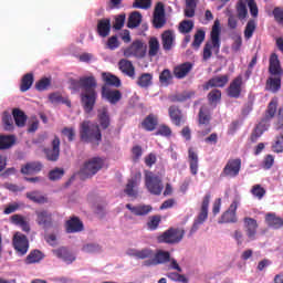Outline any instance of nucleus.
Here are the masks:
<instances>
[{"label": "nucleus", "mask_w": 283, "mask_h": 283, "mask_svg": "<svg viewBox=\"0 0 283 283\" xmlns=\"http://www.w3.org/2000/svg\"><path fill=\"white\" fill-rule=\"evenodd\" d=\"M70 85L71 90H73L74 92H78V90H82L80 94L81 105L85 114H92L98 98V93L96 92V87H98V82H96V77H94V75H90L82 76L80 77V80L71 78Z\"/></svg>", "instance_id": "nucleus-1"}, {"label": "nucleus", "mask_w": 283, "mask_h": 283, "mask_svg": "<svg viewBox=\"0 0 283 283\" xmlns=\"http://www.w3.org/2000/svg\"><path fill=\"white\" fill-rule=\"evenodd\" d=\"M80 140L82 143H91V145H101L103 134L98 124H92L90 120H84L80 125Z\"/></svg>", "instance_id": "nucleus-2"}, {"label": "nucleus", "mask_w": 283, "mask_h": 283, "mask_svg": "<svg viewBox=\"0 0 283 283\" xmlns=\"http://www.w3.org/2000/svg\"><path fill=\"white\" fill-rule=\"evenodd\" d=\"M220 45H222V40H220V21L216 20L210 32V40L203 46V61H209L213 56V52L214 54H220Z\"/></svg>", "instance_id": "nucleus-3"}, {"label": "nucleus", "mask_w": 283, "mask_h": 283, "mask_svg": "<svg viewBox=\"0 0 283 283\" xmlns=\"http://www.w3.org/2000/svg\"><path fill=\"white\" fill-rule=\"evenodd\" d=\"M101 169H103V159H101V157L90 159L80 170L82 180H87L88 178L96 176Z\"/></svg>", "instance_id": "nucleus-4"}, {"label": "nucleus", "mask_w": 283, "mask_h": 283, "mask_svg": "<svg viewBox=\"0 0 283 283\" xmlns=\"http://www.w3.org/2000/svg\"><path fill=\"white\" fill-rule=\"evenodd\" d=\"M126 59H145L147 56V44L143 40H135L128 48L123 50Z\"/></svg>", "instance_id": "nucleus-5"}, {"label": "nucleus", "mask_w": 283, "mask_h": 283, "mask_svg": "<svg viewBox=\"0 0 283 283\" xmlns=\"http://www.w3.org/2000/svg\"><path fill=\"white\" fill-rule=\"evenodd\" d=\"M145 187L153 196H160L165 186L163 185V179L153 172L146 174L145 176Z\"/></svg>", "instance_id": "nucleus-6"}, {"label": "nucleus", "mask_w": 283, "mask_h": 283, "mask_svg": "<svg viewBox=\"0 0 283 283\" xmlns=\"http://www.w3.org/2000/svg\"><path fill=\"white\" fill-rule=\"evenodd\" d=\"M240 169H242V159H229L220 174V178H238Z\"/></svg>", "instance_id": "nucleus-7"}, {"label": "nucleus", "mask_w": 283, "mask_h": 283, "mask_svg": "<svg viewBox=\"0 0 283 283\" xmlns=\"http://www.w3.org/2000/svg\"><path fill=\"white\" fill-rule=\"evenodd\" d=\"M209 202H211V195L207 193L203 197L200 212L192 224L191 233H196V231L200 228V224H205L207 218H209Z\"/></svg>", "instance_id": "nucleus-8"}, {"label": "nucleus", "mask_w": 283, "mask_h": 283, "mask_svg": "<svg viewBox=\"0 0 283 283\" xmlns=\"http://www.w3.org/2000/svg\"><path fill=\"white\" fill-rule=\"evenodd\" d=\"M185 238V230L170 228L158 237V242L165 244H178Z\"/></svg>", "instance_id": "nucleus-9"}, {"label": "nucleus", "mask_w": 283, "mask_h": 283, "mask_svg": "<svg viewBox=\"0 0 283 283\" xmlns=\"http://www.w3.org/2000/svg\"><path fill=\"white\" fill-rule=\"evenodd\" d=\"M43 153L49 163H57L61 158V138L59 135H54V138L51 140V147L44 148Z\"/></svg>", "instance_id": "nucleus-10"}, {"label": "nucleus", "mask_w": 283, "mask_h": 283, "mask_svg": "<svg viewBox=\"0 0 283 283\" xmlns=\"http://www.w3.org/2000/svg\"><path fill=\"white\" fill-rule=\"evenodd\" d=\"M244 90V77L242 75L235 76L227 88V96L229 98H240Z\"/></svg>", "instance_id": "nucleus-11"}, {"label": "nucleus", "mask_w": 283, "mask_h": 283, "mask_svg": "<svg viewBox=\"0 0 283 283\" xmlns=\"http://www.w3.org/2000/svg\"><path fill=\"white\" fill-rule=\"evenodd\" d=\"M238 200L232 201L229 208L219 218L218 223L235 224V222H238Z\"/></svg>", "instance_id": "nucleus-12"}, {"label": "nucleus", "mask_w": 283, "mask_h": 283, "mask_svg": "<svg viewBox=\"0 0 283 283\" xmlns=\"http://www.w3.org/2000/svg\"><path fill=\"white\" fill-rule=\"evenodd\" d=\"M167 262H171V253L169 251L157 250L153 259L145 260L142 265L148 268L158 266V264H167Z\"/></svg>", "instance_id": "nucleus-13"}, {"label": "nucleus", "mask_w": 283, "mask_h": 283, "mask_svg": "<svg viewBox=\"0 0 283 283\" xmlns=\"http://www.w3.org/2000/svg\"><path fill=\"white\" fill-rule=\"evenodd\" d=\"M166 24L167 18L165 15V3L157 2L153 13V25L156 30H160L161 28H165Z\"/></svg>", "instance_id": "nucleus-14"}, {"label": "nucleus", "mask_w": 283, "mask_h": 283, "mask_svg": "<svg viewBox=\"0 0 283 283\" xmlns=\"http://www.w3.org/2000/svg\"><path fill=\"white\" fill-rule=\"evenodd\" d=\"M143 180V174L140 171L135 172L127 181L126 187L124 189V193L128 196V198H136L138 196V190L136 189L140 181Z\"/></svg>", "instance_id": "nucleus-15"}, {"label": "nucleus", "mask_w": 283, "mask_h": 283, "mask_svg": "<svg viewBox=\"0 0 283 283\" xmlns=\"http://www.w3.org/2000/svg\"><path fill=\"white\" fill-rule=\"evenodd\" d=\"M13 249L19 255H25L30 249V241L28 237L21 232H17L13 235Z\"/></svg>", "instance_id": "nucleus-16"}, {"label": "nucleus", "mask_w": 283, "mask_h": 283, "mask_svg": "<svg viewBox=\"0 0 283 283\" xmlns=\"http://www.w3.org/2000/svg\"><path fill=\"white\" fill-rule=\"evenodd\" d=\"M243 227L247 234L248 240H255V235H258V220L251 217L243 218Z\"/></svg>", "instance_id": "nucleus-17"}, {"label": "nucleus", "mask_w": 283, "mask_h": 283, "mask_svg": "<svg viewBox=\"0 0 283 283\" xmlns=\"http://www.w3.org/2000/svg\"><path fill=\"white\" fill-rule=\"evenodd\" d=\"M36 216V223L39 227L43 229H52L54 226V220L52 219V213L48 210H41L35 212Z\"/></svg>", "instance_id": "nucleus-18"}, {"label": "nucleus", "mask_w": 283, "mask_h": 283, "mask_svg": "<svg viewBox=\"0 0 283 283\" xmlns=\"http://www.w3.org/2000/svg\"><path fill=\"white\" fill-rule=\"evenodd\" d=\"M269 74L271 76H282L283 69L282 63L280 62V57L276 53H272L269 59Z\"/></svg>", "instance_id": "nucleus-19"}, {"label": "nucleus", "mask_w": 283, "mask_h": 283, "mask_svg": "<svg viewBox=\"0 0 283 283\" xmlns=\"http://www.w3.org/2000/svg\"><path fill=\"white\" fill-rule=\"evenodd\" d=\"M102 98L108 101L111 105H116V103H118L123 98V93H120V91L118 90H112L103 86Z\"/></svg>", "instance_id": "nucleus-20"}, {"label": "nucleus", "mask_w": 283, "mask_h": 283, "mask_svg": "<svg viewBox=\"0 0 283 283\" xmlns=\"http://www.w3.org/2000/svg\"><path fill=\"white\" fill-rule=\"evenodd\" d=\"M43 169V164L41 161H29L22 165L20 174L23 176H34V174H40Z\"/></svg>", "instance_id": "nucleus-21"}, {"label": "nucleus", "mask_w": 283, "mask_h": 283, "mask_svg": "<svg viewBox=\"0 0 283 283\" xmlns=\"http://www.w3.org/2000/svg\"><path fill=\"white\" fill-rule=\"evenodd\" d=\"M227 83H229V74L217 75L211 77L205 85L203 90L209 91L211 87H226Z\"/></svg>", "instance_id": "nucleus-22"}, {"label": "nucleus", "mask_w": 283, "mask_h": 283, "mask_svg": "<svg viewBox=\"0 0 283 283\" xmlns=\"http://www.w3.org/2000/svg\"><path fill=\"white\" fill-rule=\"evenodd\" d=\"M118 69L123 74L129 76V78H136V67L134 66V63H132V61L127 59L119 60Z\"/></svg>", "instance_id": "nucleus-23"}, {"label": "nucleus", "mask_w": 283, "mask_h": 283, "mask_svg": "<svg viewBox=\"0 0 283 283\" xmlns=\"http://www.w3.org/2000/svg\"><path fill=\"white\" fill-rule=\"evenodd\" d=\"M168 114L170 116L171 123L176 125V127H180L182 123H185V115H182V111L180 107L172 105L168 108Z\"/></svg>", "instance_id": "nucleus-24"}, {"label": "nucleus", "mask_w": 283, "mask_h": 283, "mask_svg": "<svg viewBox=\"0 0 283 283\" xmlns=\"http://www.w3.org/2000/svg\"><path fill=\"white\" fill-rule=\"evenodd\" d=\"M130 258H136V260H151L154 258V250L145 248L142 250L130 249L127 251Z\"/></svg>", "instance_id": "nucleus-25"}, {"label": "nucleus", "mask_w": 283, "mask_h": 283, "mask_svg": "<svg viewBox=\"0 0 283 283\" xmlns=\"http://www.w3.org/2000/svg\"><path fill=\"white\" fill-rule=\"evenodd\" d=\"M109 32H112V20L109 18H104L97 21V34L105 39L109 36Z\"/></svg>", "instance_id": "nucleus-26"}, {"label": "nucleus", "mask_w": 283, "mask_h": 283, "mask_svg": "<svg viewBox=\"0 0 283 283\" xmlns=\"http://www.w3.org/2000/svg\"><path fill=\"white\" fill-rule=\"evenodd\" d=\"M66 233H80L83 231V221L78 217H72L65 223Z\"/></svg>", "instance_id": "nucleus-27"}, {"label": "nucleus", "mask_w": 283, "mask_h": 283, "mask_svg": "<svg viewBox=\"0 0 283 283\" xmlns=\"http://www.w3.org/2000/svg\"><path fill=\"white\" fill-rule=\"evenodd\" d=\"M274 77H269L265 83V90L272 92V94H277L279 90H282V75H273Z\"/></svg>", "instance_id": "nucleus-28"}, {"label": "nucleus", "mask_w": 283, "mask_h": 283, "mask_svg": "<svg viewBox=\"0 0 283 283\" xmlns=\"http://www.w3.org/2000/svg\"><path fill=\"white\" fill-rule=\"evenodd\" d=\"M191 70H193V64L191 62L179 64L174 67V76L176 78H185Z\"/></svg>", "instance_id": "nucleus-29"}, {"label": "nucleus", "mask_w": 283, "mask_h": 283, "mask_svg": "<svg viewBox=\"0 0 283 283\" xmlns=\"http://www.w3.org/2000/svg\"><path fill=\"white\" fill-rule=\"evenodd\" d=\"M126 209H128L133 216H147L151 213L153 210L149 205L132 206V203H127Z\"/></svg>", "instance_id": "nucleus-30"}, {"label": "nucleus", "mask_w": 283, "mask_h": 283, "mask_svg": "<svg viewBox=\"0 0 283 283\" xmlns=\"http://www.w3.org/2000/svg\"><path fill=\"white\" fill-rule=\"evenodd\" d=\"M17 145V136L14 135H0V151H6V149H12Z\"/></svg>", "instance_id": "nucleus-31"}, {"label": "nucleus", "mask_w": 283, "mask_h": 283, "mask_svg": "<svg viewBox=\"0 0 283 283\" xmlns=\"http://www.w3.org/2000/svg\"><path fill=\"white\" fill-rule=\"evenodd\" d=\"M277 114V99H271V102L268 105V108L265 109V116L261 120H263L265 124L269 125L273 118H275V115Z\"/></svg>", "instance_id": "nucleus-32"}, {"label": "nucleus", "mask_w": 283, "mask_h": 283, "mask_svg": "<svg viewBox=\"0 0 283 283\" xmlns=\"http://www.w3.org/2000/svg\"><path fill=\"white\" fill-rule=\"evenodd\" d=\"M142 127L145 132H155L156 127H158V116L149 114L142 122Z\"/></svg>", "instance_id": "nucleus-33"}, {"label": "nucleus", "mask_w": 283, "mask_h": 283, "mask_svg": "<svg viewBox=\"0 0 283 283\" xmlns=\"http://www.w3.org/2000/svg\"><path fill=\"white\" fill-rule=\"evenodd\" d=\"M188 160H189L190 174L192 176H198V153H196L193 147H190L188 149Z\"/></svg>", "instance_id": "nucleus-34"}, {"label": "nucleus", "mask_w": 283, "mask_h": 283, "mask_svg": "<svg viewBox=\"0 0 283 283\" xmlns=\"http://www.w3.org/2000/svg\"><path fill=\"white\" fill-rule=\"evenodd\" d=\"M175 39L176 38L174 36V31L166 30V31L163 32V34H161V45H163V48L166 52H169V50H171V48H174Z\"/></svg>", "instance_id": "nucleus-35"}, {"label": "nucleus", "mask_w": 283, "mask_h": 283, "mask_svg": "<svg viewBox=\"0 0 283 283\" xmlns=\"http://www.w3.org/2000/svg\"><path fill=\"white\" fill-rule=\"evenodd\" d=\"M196 96V92L193 91H184L182 93L174 94L169 97V101L171 103H185L187 101H190V98H193Z\"/></svg>", "instance_id": "nucleus-36"}, {"label": "nucleus", "mask_w": 283, "mask_h": 283, "mask_svg": "<svg viewBox=\"0 0 283 283\" xmlns=\"http://www.w3.org/2000/svg\"><path fill=\"white\" fill-rule=\"evenodd\" d=\"M265 222L271 229H282L283 227L282 217H277V214L273 212H270L265 216Z\"/></svg>", "instance_id": "nucleus-37"}, {"label": "nucleus", "mask_w": 283, "mask_h": 283, "mask_svg": "<svg viewBox=\"0 0 283 283\" xmlns=\"http://www.w3.org/2000/svg\"><path fill=\"white\" fill-rule=\"evenodd\" d=\"M270 124H266V122H263L261 119V122L256 125V127L254 128V130L251 134V142L252 143H258L260 136H262V134H264V132H266V129H269Z\"/></svg>", "instance_id": "nucleus-38"}, {"label": "nucleus", "mask_w": 283, "mask_h": 283, "mask_svg": "<svg viewBox=\"0 0 283 283\" xmlns=\"http://www.w3.org/2000/svg\"><path fill=\"white\" fill-rule=\"evenodd\" d=\"M54 254L56 258H60L64 262H67V264H72L76 258L67 250V248H60L57 250H54Z\"/></svg>", "instance_id": "nucleus-39"}, {"label": "nucleus", "mask_w": 283, "mask_h": 283, "mask_svg": "<svg viewBox=\"0 0 283 283\" xmlns=\"http://www.w3.org/2000/svg\"><path fill=\"white\" fill-rule=\"evenodd\" d=\"M10 222L12 224H17L18 227H21L22 231H25V233H29L30 231V223L25 221V217L21 214H13L10 217Z\"/></svg>", "instance_id": "nucleus-40"}, {"label": "nucleus", "mask_w": 283, "mask_h": 283, "mask_svg": "<svg viewBox=\"0 0 283 283\" xmlns=\"http://www.w3.org/2000/svg\"><path fill=\"white\" fill-rule=\"evenodd\" d=\"M142 22H143V14H140L139 11H134L128 17L127 28H129L130 30H134V28H138V25H140Z\"/></svg>", "instance_id": "nucleus-41"}, {"label": "nucleus", "mask_w": 283, "mask_h": 283, "mask_svg": "<svg viewBox=\"0 0 283 283\" xmlns=\"http://www.w3.org/2000/svg\"><path fill=\"white\" fill-rule=\"evenodd\" d=\"M12 115L15 122L17 127H25V123L28 120V115L19 108H14L12 111Z\"/></svg>", "instance_id": "nucleus-42"}, {"label": "nucleus", "mask_w": 283, "mask_h": 283, "mask_svg": "<svg viewBox=\"0 0 283 283\" xmlns=\"http://www.w3.org/2000/svg\"><path fill=\"white\" fill-rule=\"evenodd\" d=\"M102 78L104 83H106V85H111V87H120V85H123L120 78L112 73H103Z\"/></svg>", "instance_id": "nucleus-43"}, {"label": "nucleus", "mask_w": 283, "mask_h": 283, "mask_svg": "<svg viewBox=\"0 0 283 283\" xmlns=\"http://www.w3.org/2000/svg\"><path fill=\"white\" fill-rule=\"evenodd\" d=\"M34 84V74L27 73L22 76L21 84H20V92H28L30 87Z\"/></svg>", "instance_id": "nucleus-44"}, {"label": "nucleus", "mask_w": 283, "mask_h": 283, "mask_svg": "<svg viewBox=\"0 0 283 283\" xmlns=\"http://www.w3.org/2000/svg\"><path fill=\"white\" fill-rule=\"evenodd\" d=\"M43 258H45V255H43V252H41V250H32L25 258V264H36L41 262Z\"/></svg>", "instance_id": "nucleus-45"}, {"label": "nucleus", "mask_w": 283, "mask_h": 283, "mask_svg": "<svg viewBox=\"0 0 283 283\" xmlns=\"http://www.w3.org/2000/svg\"><path fill=\"white\" fill-rule=\"evenodd\" d=\"M148 56H158V52H160V42L158 41V38H150L148 41Z\"/></svg>", "instance_id": "nucleus-46"}, {"label": "nucleus", "mask_w": 283, "mask_h": 283, "mask_svg": "<svg viewBox=\"0 0 283 283\" xmlns=\"http://www.w3.org/2000/svg\"><path fill=\"white\" fill-rule=\"evenodd\" d=\"M154 75L151 73H143L138 80L137 85L143 88L150 87L153 85Z\"/></svg>", "instance_id": "nucleus-47"}, {"label": "nucleus", "mask_w": 283, "mask_h": 283, "mask_svg": "<svg viewBox=\"0 0 283 283\" xmlns=\"http://www.w3.org/2000/svg\"><path fill=\"white\" fill-rule=\"evenodd\" d=\"M206 38H207V32H205V30H202V29L197 30L191 45L196 50H199L200 46L202 45V43H205Z\"/></svg>", "instance_id": "nucleus-48"}, {"label": "nucleus", "mask_w": 283, "mask_h": 283, "mask_svg": "<svg viewBox=\"0 0 283 283\" xmlns=\"http://www.w3.org/2000/svg\"><path fill=\"white\" fill-rule=\"evenodd\" d=\"M172 81H174V75L171 74V71L169 69H165L159 74V83L161 85H165V87H169V85H171Z\"/></svg>", "instance_id": "nucleus-49"}, {"label": "nucleus", "mask_w": 283, "mask_h": 283, "mask_svg": "<svg viewBox=\"0 0 283 283\" xmlns=\"http://www.w3.org/2000/svg\"><path fill=\"white\" fill-rule=\"evenodd\" d=\"M27 198L36 205H46L48 197L40 195L39 191L27 192Z\"/></svg>", "instance_id": "nucleus-50"}, {"label": "nucleus", "mask_w": 283, "mask_h": 283, "mask_svg": "<svg viewBox=\"0 0 283 283\" xmlns=\"http://www.w3.org/2000/svg\"><path fill=\"white\" fill-rule=\"evenodd\" d=\"M97 118L102 129H107V127H109V113L107 112V108H102Z\"/></svg>", "instance_id": "nucleus-51"}, {"label": "nucleus", "mask_w": 283, "mask_h": 283, "mask_svg": "<svg viewBox=\"0 0 283 283\" xmlns=\"http://www.w3.org/2000/svg\"><path fill=\"white\" fill-rule=\"evenodd\" d=\"M272 149L275 151V154L283 153V130H276V137L274 144L272 145Z\"/></svg>", "instance_id": "nucleus-52"}, {"label": "nucleus", "mask_w": 283, "mask_h": 283, "mask_svg": "<svg viewBox=\"0 0 283 283\" xmlns=\"http://www.w3.org/2000/svg\"><path fill=\"white\" fill-rule=\"evenodd\" d=\"M237 14L240 21H244V19L249 17V9H247V2L243 0H239L237 3Z\"/></svg>", "instance_id": "nucleus-53"}, {"label": "nucleus", "mask_w": 283, "mask_h": 283, "mask_svg": "<svg viewBox=\"0 0 283 283\" xmlns=\"http://www.w3.org/2000/svg\"><path fill=\"white\" fill-rule=\"evenodd\" d=\"M199 125H209L211 123V114H209V111L205 106H202L199 109Z\"/></svg>", "instance_id": "nucleus-54"}, {"label": "nucleus", "mask_w": 283, "mask_h": 283, "mask_svg": "<svg viewBox=\"0 0 283 283\" xmlns=\"http://www.w3.org/2000/svg\"><path fill=\"white\" fill-rule=\"evenodd\" d=\"M2 123L4 132H12L14 129V122L12 120V115H10V113H3Z\"/></svg>", "instance_id": "nucleus-55"}, {"label": "nucleus", "mask_w": 283, "mask_h": 283, "mask_svg": "<svg viewBox=\"0 0 283 283\" xmlns=\"http://www.w3.org/2000/svg\"><path fill=\"white\" fill-rule=\"evenodd\" d=\"M208 101L210 105L222 101V91L214 88L208 94Z\"/></svg>", "instance_id": "nucleus-56"}, {"label": "nucleus", "mask_w": 283, "mask_h": 283, "mask_svg": "<svg viewBox=\"0 0 283 283\" xmlns=\"http://www.w3.org/2000/svg\"><path fill=\"white\" fill-rule=\"evenodd\" d=\"M193 30V22L191 20H182L179 23V32L181 34H189Z\"/></svg>", "instance_id": "nucleus-57"}, {"label": "nucleus", "mask_w": 283, "mask_h": 283, "mask_svg": "<svg viewBox=\"0 0 283 283\" xmlns=\"http://www.w3.org/2000/svg\"><path fill=\"white\" fill-rule=\"evenodd\" d=\"M65 176V170L63 168H54L49 172V180L56 181L61 180Z\"/></svg>", "instance_id": "nucleus-58"}, {"label": "nucleus", "mask_w": 283, "mask_h": 283, "mask_svg": "<svg viewBox=\"0 0 283 283\" xmlns=\"http://www.w3.org/2000/svg\"><path fill=\"white\" fill-rule=\"evenodd\" d=\"M50 85H52V80L50 77H43L35 83V90L38 92H45Z\"/></svg>", "instance_id": "nucleus-59"}, {"label": "nucleus", "mask_w": 283, "mask_h": 283, "mask_svg": "<svg viewBox=\"0 0 283 283\" xmlns=\"http://www.w3.org/2000/svg\"><path fill=\"white\" fill-rule=\"evenodd\" d=\"M166 275L172 282L189 283V279H187L185 274H179L178 272H169Z\"/></svg>", "instance_id": "nucleus-60"}, {"label": "nucleus", "mask_w": 283, "mask_h": 283, "mask_svg": "<svg viewBox=\"0 0 283 283\" xmlns=\"http://www.w3.org/2000/svg\"><path fill=\"white\" fill-rule=\"evenodd\" d=\"M61 134L67 138L69 143H73L76 138V130L74 127H64L62 128Z\"/></svg>", "instance_id": "nucleus-61"}, {"label": "nucleus", "mask_w": 283, "mask_h": 283, "mask_svg": "<svg viewBox=\"0 0 283 283\" xmlns=\"http://www.w3.org/2000/svg\"><path fill=\"white\" fill-rule=\"evenodd\" d=\"M274 129L275 132H283V107L279 108L276 122L274 123Z\"/></svg>", "instance_id": "nucleus-62"}, {"label": "nucleus", "mask_w": 283, "mask_h": 283, "mask_svg": "<svg viewBox=\"0 0 283 283\" xmlns=\"http://www.w3.org/2000/svg\"><path fill=\"white\" fill-rule=\"evenodd\" d=\"M253 32H255V20H249L244 30L245 39H251V36H253Z\"/></svg>", "instance_id": "nucleus-63"}, {"label": "nucleus", "mask_w": 283, "mask_h": 283, "mask_svg": "<svg viewBox=\"0 0 283 283\" xmlns=\"http://www.w3.org/2000/svg\"><path fill=\"white\" fill-rule=\"evenodd\" d=\"M272 14L276 23H281L283 25V8L276 7L273 9Z\"/></svg>", "instance_id": "nucleus-64"}]
</instances>
